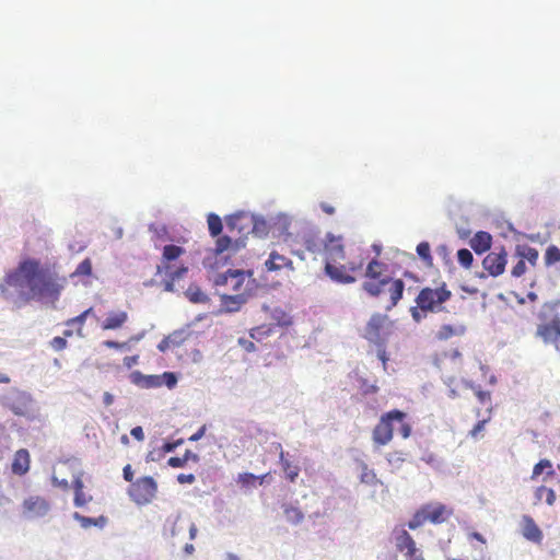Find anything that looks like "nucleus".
Masks as SVG:
<instances>
[{"mask_svg": "<svg viewBox=\"0 0 560 560\" xmlns=\"http://www.w3.org/2000/svg\"><path fill=\"white\" fill-rule=\"evenodd\" d=\"M66 278L60 277L49 267L43 266L38 259L22 260L18 268L7 275L9 287L21 289V295L26 302L39 301L55 304L65 289Z\"/></svg>", "mask_w": 560, "mask_h": 560, "instance_id": "f257e3e1", "label": "nucleus"}, {"mask_svg": "<svg viewBox=\"0 0 560 560\" xmlns=\"http://www.w3.org/2000/svg\"><path fill=\"white\" fill-rule=\"evenodd\" d=\"M323 252L325 256V272L331 280L339 283H352L355 281L351 272L361 270L363 267L362 261L359 264L349 262L348 265H336L346 258L342 236L327 233Z\"/></svg>", "mask_w": 560, "mask_h": 560, "instance_id": "f03ea898", "label": "nucleus"}, {"mask_svg": "<svg viewBox=\"0 0 560 560\" xmlns=\"http://www.w3.org/2000/svg\"><path fill=\"white\" fill-rule=\"evenodd\" d=\"M387 266L384 262L372 259L366 266L364 275L366 280L363 282L362 288L369 295L376 298L382 294L385 287H388L390 303L387 308L390 310L401 300L405 283L401 279H393L385 276Z\"/></svg>", "mask_w": 560, "mask_h": 560, "instance_id": "7ed1b4c3", "label": "nucleus"}, {"mask_svg": "<svg viewBox=\"0 0 560 560\" xmlns=\"http://www.w3.org/2000/svg\"><path fill=\"white\" fill-rule=\"evenodd\" d=\"M250 229V219L244 215H231L226 219L228 234L220 236L215 241L213 248L214 256L219 257L228 253L225 258L235 255L241 248L245 247V236Z\"/></svg>", "mask_w": 560, "mask_h": 560, "instance_id": "20e7f679", "label": "nucleus"}, {"mask_svg": "<svg viewBox=\"0 0 560 560\" xmlns=\"http://www.w3.org/2000/svg\"><path fill=\"white\" fill-rule=\"evenodd\" d=\"M395 424H398V432L402 439L410 438L412 427L408 421V415L399 409H393L383 413L373 428V443L377 446L387 445L393 440Z\"/></svg>", "mask_w": 560, "mask_h": 560, "instance_id": "39448f33", "label": "nucleus"}, {"mask_svg": "<svg viewBox=\"0 0 560 560\" xmlns=\"http://www.w3.org/2000/svg\"><path fill=\"white\" fill-rule=\"evenodd\" d=\"M214 285L222 292L229 294L244 293L252 294L257 288L256 280L253 278L252 271L229 269L226 272L219 273L214 280Z\"/></svg>", "mask_w": 560, "mask_h": 560, "instance_id": "423d86ee", "label": "nucleus"}, {"mask_svg": "<svg viewBox=\"0 0 560 560\" xmlns=\"http://www.w3.org/2000/svg\"><path fill=\"white\" fill-rule=\"evenodd\" d=\"M453 512L452 508L443 503H427L416 511L407 525L409 529H417L427 522L432 524H442L453 515Z\"/></svg>", "mask_w": 560, "mask_h": 560, "instance_id": "0eeeda50", "label": "nucleus"}, {"mask_svg": "<svg viewBox=\"0 0 560 560\" xmlns=\"http://www.w3.org/2000/svg\"><path fill=\"white\" fill-rule=\"evenodd\" d=\"M392 326L387 315L374 313L368 320L362 337L377 348H384L392 334Z\"/></svg>", "mask_w": 560, "mask_h": 560, "instance_id": "6e6552de", "label": "nucleus"}, {"mask_svg": "<svg viewBox=\"0 0 560 560\" xmlns=\"http://www.w3.org/2000/svg\"><path fill=\"white\" fill-rule=\"evenodd\" d=\"M451 296L452 292L446 288L445 283H442L441 287L435 289L429 287L421 289L416 298V303L423 312H436Z\"/></svg>", "mask_w": 560, "mask_h": 560, "instance_id": "1a4fd4ad", "label": "nucleus"}, {"mask_svg": "<svg viewBox=\"0 0 560 560\" xmlns=\"http://www.w3.org/2000/svg\"><path fill=\"white\" fill-rule=\"evenodd\" d=\"M158 492V483L152 477H140L128 489L131 500L138 505H145L153 501Z\"/></svg>", "mask_w": 560, "mask_h": 560, "instance_id": "9d476101", "label": "nucleus"}, {"mask_svg": "<svg viewBox=\"0 0 560 560\" xmlns=\"http://www.w3.org/2000/svg\"><path fill=\"white\" fill-rule=\"evenodd\" d=\"M506 252L504 248H501L499 253L491 252L489 253L482 260V267L487 271V275L485 272L478 273V277L480 279L486 278L487 276L491 277H499L501 276L506 266Z\"/></svg>", "mask_w": 560, "mask_h": 560, "instance_id": "9b49d317", "label": "nucleus"}, {"mask_svg": "<svg viewBox=\"0 0 560 560\" xmlns=\"http://www.w3.org/2000/svg\"><path fill=\"white\" fill-rule=\"evenodd\" d=\"M49 502L39 495H31L22 502V513L26 518H39L48 514Z\"/></svg>", "mask_w": 560, "mask_h": 560, "instance_id": "f8f14e48", "label": "nucleus"}, {"mask_svg": "<svg viewBox=\"0 0 560 560\" xmlns=\"http://www.w3.org/2000/svg\"><path fill=\"white\" fill-rule=\"evenodd\" d=\"M537 336L545 342H560V317L556 316L550 322L538 325Z\"/></svg>", "mask_w": 560, "mask_h": 560, "instance_id": "ddd939ff", "label": "nucleus"}, {"mask_svg": "<svg viewBox=\"0 0 560 560\" xmlns=\"http://www.w3.org/2000/svg\"><path fill=\"white\" fill-rule=\"evenodd\" d=\"M521 530L525 539L538 545L541 544L544 538L542 532L532 516H522Z\"/></svg>", "mask_w": 560, "mask_h": 560, "instance_id": "4468645a", "label": "nucleus"}, {"mask_svg": "<svg viewBox=\"0 0 560 560\" xmlns=\"http://www.w3.org/2000/svg\"><path fill=\"white\" fill-rule=\"evenodd\" d=\"M30 401L27 394L14 390V397L5 406L16 416H25L28 412Z\"/></svg>", "mask_w": 560, "mask_h": 560, "instance_id": "2eb2a0df", "label": "nucleus"}, {"mask_svg": "<svg viewBox=\"0 0 560 560\" xmlns=\"http://www.w3.org/2000/svg\"><path fill=\"white\" fill-rule=\"evenodd\" d=\"M31 467V456L26 448L18 450L12 460V472L18 476H24Z\"/></svg>", "mask_w": 560, "mask_h": 560, "instance_id": "dca6fc26", "label": "nucleus"}, {"mask_svg": "<svg viewBox=\"0 0 560 560\" xmlns=\"http://www.w3.org/2000/svg\"><path fill=\"white\" fill-rule=\"evenodd\" d=\"M129 315L126 311H110L106 318L102 322L101 328L103 330H116L124 327L128 322Z\"/></svg>", "mask_w": 560, "mask_h": 560, "instance_id": "f3484780", "label": "nucleus"}, {"mask_svg": "<svg viewBox=\"0 0 560 560\" xmlns=\"http://www.w3.org/2000/svg\"><path fill=\"white\" fill-rule=\"evenodd\" d=\"M252 294H244V293H236V294H229L226 292H221V305L228 311V312H237L243 304L247 301V299Z\"/></svg>", "mask_w": 560, "mask_h": 560, "instance_id": "a211bd4d", "label": "nucleus"}, {"mask_svg": "<svg viewBox=\"0 0 560 560\" xmlns=\"http://www.w3.org/2000/svg\"><path fill=\"white\" fill-rule=\"evenodd\" d=\"M469 245L476 254H483L491 248L492 236L486 231H479L470 238Z\"/></svg>", "mask_w": 560, "mask_h": 560, "instance_id": "6ab92c4d", "label": "nucleus"}, {"mask_svg": "<svg viewBox=\"0 0 560 560\" xmlns=\"http://www.w3.org/2000/svg\"><path fill=\"white\" fill-rule=\"evenodd\" d=\"M265 266L269 271H279L284 268L293 270L292 260L277 252L270 253L269 258L265 262Z\"/></svg>", "mask_w": 560, "mask_h": 560, "instance_id": "aec40b11", "label": "nucleus"}, {"mask_svg": "<svg viewBox=\"0 0 560 560\" xmlns=\"http://www.w3.org/2000/svg\"><path fill=\"white\" fill-rule=\"evenodd\" d=\"M184 253H185V249L180 246H177V245L164 246L163 253H162L163 266L162 267L159 266L158 271L161 272L162 270H165L166 272H168V270H170L168 262L177 259Z\"/></svg>", "mask_w": 560, "mask_h": 560, "instance_id": "412c9836", "label": "nucleus"}, {"mask_svg": "<svg viewBox=\"0 0 560 560\" xmlns=\"http://www.w3.org/2000/svg\"><path fill=\"white\" fill-rule=\"evenodd\" d=\"M72 487L74 489V505L80 508V506H84L85 504H88L91 500H92V497L91 495H86L83 491V488H84V485H83V481H82V476L81 474L75 476V478L73 479L72 481Z\"/></svg>", "mask_w": 560, "mask_h": 560, "instance_id": "4be33fe9", "label": "nucleus"}, {"mask_svg": "<svg viewBox=\"0 0 560 560\" xmlns=\"http://www.w3.org/2000/svg\"><path fill=\"white\" fill-rule=\"evenodd\" d=\"M279 460L282 466V469L285 474V478L290 482H295L296 478L300 474V467L295 464H292L289 459L284 457V452L281 450L279 454Z\"/></svg>", "mask_w": 560, "mask_h": 560, "instance_id": "5701e85b", "label": "nucleus"}, {"mask_svg": "<svg viewBox=\"0 0 560 560\" xmlns=\"http://www.w3.org/2000/svg\"><path fill=\"white\" fill-rule=\"evenodd\" d=\"M465 332V328L463 326H452L448 324L442 325L435 334V338L438 340L444 341L454 336H459Z\"/></svg>", "mask_w": 560, "mask_h": 560, "instance_id": "b1692460", "label": "nucleus"}, {"mask_svg": "<svg viewBox=\"0 0 560 560\" xmlns=\"http://www.w3.org/2000/svg\"><path fill=\"white\" fill-rule=\"evenodd\" d=\"M73 517H74V520H77L80 523V525L83 528H89L91 526L103 527L107 523V518L103 515H101L100 517L93 518V517H88V516L81 515L80 513L75 512L73 514Z\"/></svg>", "mask_w": 560, "mask_h": 560, "instance_id": "393cba45", "label": "nucleus"}, {"mask_svg": "<svg viewBox=\"0 0 560 560\" xmlns=\"http://www.w3.org/2000/svg\"><path fill=\"white\" fill-rule=\"evenodd\" d=\"M187 272L188 268L185 266H180L176 270L168 272V279L164 281V290L173 292L175 290V281L183 278Z\"/></svg>", "mask_w": 560, "mask_h": 560, "instance_id": "a878e982", "label": "nucleus"}, {"mask_svg": "<svg viewBox=\"0 0 560 560\" xmlns=\"http://www.w3.org/2000/svg\"><path fill=\"white\" fill-rule=\"evenodd\" d=\"M535 503H539L540 501L545 500L548 505H552L556 501V493L551 488L540 486L535 490Z\"/></svg>", "mask_w": 560, "mask_h": 560, "instance_id": "bb28decb", "label": "nucleus"}, {"mask_svg": "<svg viewBox=\"0 0 560 560\" xmlns=\"http://www.w3.org/2000/svg\"><path fill=\"white\" fill-rule=\"evenodd\" d=\"M93 312V308L90 307L82 312L80 315L72 317L66 322V326H74L77 325V335L82 337L83 336V326L85 324V320L89 315H91Z\"/></svg>", "mask_w": 560, "mask_h": 560, "instance_id": "cd10ccee", "label": "nucleus"}, {"mask_svg": "<svg viewBox=\"0 0 560 560\" xmlns=\"http://www.w3.org/2000/svg\"><path fill=\"white\" fill-rule=\"evenodd\" d=\"M208 230L212 237H217V240L221 236V232L223 229L221 218L215 213H210L207 219Z\"/></svg>", "mask_w": 560, "mask_h": 560, "instance_id": "c85d7f7f", "label": "nucleus"}, {"mask_svg": "<svg viewBox=\"0 0 560 560\" xmlns=\"http://www.w3.org/2000/svg\"><path fill=\"white\" fill-rule=\"evenodd\" d=\"M544 471H546L547 476H553L555 470L552 468V464L549 459H540L533 468L532 479H537Z\"/></svg>", "mask_w": 560, "mask_h": 560, "instance_id": "c756f323", "label": "nucleus"}, {"mask_svg": "<svg viewBox=\"0 0 560 560\" xmlns=\"http://www.w3.org/2000/svg\"><path fill=\"white\" fill-rule=\"evenodd\" d=\"M273 324L279 327H288L292 325V317L281 308H275L271 313Z\"/></svg>", "mask_w": 560, "mask_h": 560, "instance_id": "7c9ffc66", "label": "nucleus"}, {"mask_svg": "<svg viewBox=\"0 0 560 560\" xmlns=\"http://www.w3.org/2000/svg\"><path fill=\"white\" fill-rule=\"evenodd\" d=\"M412 542H415V540L406 529H400L395 536L396 548L401 552Z\"/></svg>", "mask_w": 560, "mask_h": 560, "instance_id": "2f4dec72", "label": "nucleus"}, {"mask_svg": "<svg viewBox=\"0 0 560 560\" xmlns=\"http://www.w3.org/2000/svg\"><path fill=\"white\" fill-rule=\"evenodd\" d=\"M284 515L287 520L292 524H299L304 518L303 512L299 508L292 505H287L284 508Z\"/></svg>", "mask_w": 560, "mask_h": 560, "instance_id": "473e14b6", "label": "nucleus"}, {"mask_svg": "<svg viewBox=\"0 0 560 560\" xmlns=\"http://www.w3.org/2000/svg\"><path fill=\"white\" fill-rule=\"evenodd\" d=\"M457 261L458 264L465 268V269H469L471 268L472 266V262H474V256L471 254V252L467 248H462L457 252Z\"/></svg>", "mask_w": 560, "mask_h": 560, "instance_id": "72a5a7b5", "label": "nucleus"}, {"mask_svg": "<svg viewBox=\"0 0 560 560\" xmlns=\"http://www.w3.org/2000/svg\"><path fill=\"white\" fill-rule=\"evenodd\" d=\"M273 332L272 325H261L250 330V337L257 341L270 336Z\"/></svg>", "mask_w": 560, "mask_h": 560, "instance_id": "f704fd0d", "label": "nucleus"}, {"mask_svg": "<svg viewBox=\"0 0 560 560\" xmlns=\"http://www.w3.org/2000/svg\"><path fill=\"white\" fill-rule=\"evenodd\" d=\"M186 296L194 303H202L207 300L206 294L197 285H190L186 291Z\"/></svg>", "mask_w": 560, "mask_h": 560, "instance_id": "c9c22d12", "label": "nucleus"}, {"mask_svg": "<svg viewBox=\"0 0 560 560\" xmlns=\"http://www.w3.org/2000/svg\"><path fill=\"white\" fill-rule=\"evenodd\" d=\"M191 332L186 329L176 330L173 334L168 335L170 340L172 341L173 347H178L184 343L189 337Z\"/></svg>", "mask_w": 560, "mask_h": 560, "instance_id": "e433bc0d", "label": "nucleus"}, {"mask_svg": "<svg viewBox=\"0 0 560 560\" xmlns=\"http://www.w3.org/2000/svg\"><path fill=\"white\" fill-rule=\"evenodd\" d=\"M545 262L548 266L560 262V248L555 245L549 246L546 249Z\"/></svg>", "mask_w": 560, "mask_h": 560, "instance_id": "4c0bfd02", "label": "nucleus"}, {"mask_svg": "<svg viewBox=\"0 0 560 560\" xmlns=\"http://www.w3.org/2000/svg\"><path fill=\"white\" fill-rule=\"evenodd\" d=\"M417 254L423 261L432 264L431 248L428 242H421L417 245Z\"/></svg>", "mask_w": 560, "mask_h": 560, "instance_id": "58836bf2", "label": "nucleus"}, {"mask_svg": "<svg viewBox=\"0 0 560 560\" xmlns=\"http://www.w3.org/2000/svg\"><path fill=\"white\" fill-rule=\"evenodd\" d=\"M360 480L361 482L370 486H375L378 482L375 471L373 469L368 468V466L363 467Z\"/></svg>", "mask_w": 560, "mask_h": 560, "instance_id": "ea45409f", "label": "nucleus"}, {"mask_svg": "<svg viewBox=\"0 0 560 560\" xmlns=\"http://www.w3.org/2000/svg\"><path fill=\"white\" fill-rule=\"evenodd\" d=\"M190 456H192L194 458L197 457L195 454H191L190 451H186V453H185V455L183 457H178V456L170 457L168 460H167V464L171 467L180 468V467H184L186 465V463L188 462V458Z\"/></svg>", "mask_w": 560, "mask_h": 560, "instance_id": "a19ab883", "label": "nucleus"}, {"mask_svg": "<svg viewBox=\"0 0 560 560\" xmlns=\"http://www.w3.org/2000/svg\"><path fill=\"white\" fill-rule=\"evenodd\" d=\"M91 275H92V261L90 258H85L78 265V267L74 270L72 276L81 277V276H91Z\"/></svg>", "mask_w": 560, "mask_h": 560, "instance_id": "79ce46f5", "label": "nucleus"}, {"mask_svg": "<svg viewBox=\"0 0 560 560\" xmlns=\"http://www.w3.org/2000/svg\"><path fill=\"white\" fill-rule=\"evenodd\" d=\"M238 483L242 485V487H255L257 481V476H255L252 472H243L238 475L237 478Z\"/></svg>", "mask_w": 560, "mask_h": 560, "instance_id": "37998d69", "label": "nucleus"}, {"mask_svg": "<svg viewBox=\"0 0 560 560\" xmlns=\"http://www.w3.org/2000/svg\"><path fill=\"white\" fill-rule=\"evenodd\" d=\"M405 556L407 560H424L420 550L416 547V542L409 545L407 549H405Z\"/></svg>", "mask_w": 560, "mask_h": 560, "instance_id": "c03bdc74", "label": "nucleus"}, {"mask_svg": "<svg viewBox=\"0 0 560 560\" xmlns=\"http://www.w3.org/2000/svg\"><path fill=\"white\" fill-rule=\"evenodd\" d=\"M524 259H527L532 265H535L538 259V252L532 247H525L521 253Z\"/></svg>", "mask_w": 560, "mask_h": 560, "instance_id": "a18cd8bd", "label": "nucleus"}, {"mask_svg": "<svg viewBox=\"0 0 560 560\" xmlns=\"http://www.w3.org/2000/svg\"><path fill=\"white\" fill-rule=\"evenodd\" d=\"M360 389L363 395L376 394L378 386L376 384H369L366 380H362Z\"/></svg>", "mask_w": 560, "mask_h": 560, "instance_id": "49530a36", "label": "nucleus"}, {"mask_svg": "<svg viewBox=\"0 0 560 560\" xmlns=\"http://www.w3.org/2000/svg\"><path fill=\"white\" fill-rule=\"evenodd\" d=\"M487 422H488V419H483V420L478 421L474 425V428L469 431V435L472 439H477L481 434V432L485 430V427H486Z\"/></svg>", "mask_w": 560, "mask_h": 560, "instance_id": "de8ad7c7", "label": "nucleus"}, {"mask_svg": "<svg viewBox=\"0 0 560 560\" xmlns=\"http://www.w3.org/2000/svg\"><path fill=\"white\" fill-rule=\"evenodd\" d=\"M525 271H526V264H525L524 259H521L512 268L511 273L513 277L518 278V277L523 276L525 273Z\"/></svg>", "mask_w": 560, "mask_h": 560, "instance_id": "09e8293b", "label": "nucleus"}, {"mask_svg": "<svg viewBox=\"0 0 560 560\" xmlns=\"http://www.w3.org/2000/svg\"><path fill=\"white\" fill-rule=\"evenodd\" d=\"M50 345L56 351H61V350L66 349V347H67L66 337L57 336V337L52 338V340L50 341Z\"/></svg>", "mask_w": 560, "mask_h": 560, "instance_id": "8fccbe9b", "label": "nucleus"}, {"mask_svg": "<svg viewBox=\"0 0 560 560\" xmlns=\"http://www.w3.org/2000/svg\"><path fill=\"white\" fill-rule=\"evenodd\" d=\"M163 380H164V383L165 385L168 387V388H172L176 385L177 383V377L175 376L174 373L172 372H165L163 373L162 375Z\"/></svg>", "mask_w": 560, "mask_h": 560, "instance_id": "3c124183", "label": "nucleus"}, {"mask_svg": "<svg viewBox=\"0 0 560 560\" xmlns=\"http://www.w3.org/2000/svg\"><path fill=\"white\" fill-rule=\"evenodd\" d=\"M305 247L308 252L316 253L320 250V245L313 237H308L305 240Z\"/></svg>", "mask_w": 560, "mask_h": 560, "instance_id": "603ef678", "label": "nucleus"}, {"mask_svg": "<svg viewBox=\"0 0 560 560\" xmlns=\"http://www.w3.org/2000/svg\"><path fill=\"white\" fill-rule=\"evenodd\" d=\"M103 346L106 347V348H112V349H126L127 346H128V342H118V341H114V340H105L103 342Z\"/></svg>", "mask_w": 560, "mask_h": 560, "instance_id": "864d4df0", "label": "nucleus"}, {"mask_svg": "<svg viewBox=\"0 0 560 560\" xmlns=\"http://www.w3.org/2000/svg\"><path fill=\"white\" fill-rule=\"evenodd\" d=\"M139 362V355H130L124 358V365L128 369L132 368L133 365L138 364Z\"/></svg>", "mask_w": 560, "mask_h": 560, "instance_id": "5fc2aeb1", "label": "nucleus"}, {"mask_svg": "<svg viewBox=\"0 0 560 560\" xmlns=\"http://www.w3.org/2000/svg\"><path fill=\"white\" fill-rule=\"evenodd\" d=\"M122 476H124V479L128 482H131L132 483V479H133V471H132V468H131V465L127 464L124 469H122Z\"/></svg>", "mask_w": 560, "mask_h": 560, "instance_id": "6e6d98bb", "label": "nucleus"}, {"mask_svg": "<svg viewBox=\"0 0 560 560\" xmlns=\"http://www.w3.org/2000/svg\"><path fill=\"white\" fill-rule=\"evenodd\" d=\"M177 481L179 483H192L195 481V476L192 474H179L177 476Z\"/></svg>", "mask_w": 560, "mask_h": 560, "instance_id": "4d7b16f0", "label": "nucleus"}, {"mask_svg": "<svg viewBox=\"0 0 560 560\" xmlns=\"http://www.w3.org/2000/svg\"><path fill=\"white\" fill-rule=\"evenodd\" d=\"M130 434L138 441L144 440V433L141 427H135L131 429Z\"/></svg>", "mask_w": 560, "mask_h": 560, "instance_id": "13d9d810", "label": "nucleus"}, {"mask_svg": "<svg viewBox=\"0 0 560 560\" xmlns=\"http://www.w3.org/2000/svg\"><path fill=\"white\" fill-rule=\"evenodd\" d=\"M172 341L170 340L168 336L165 337L159 345H158V349L161 351V352H164L166 351L170 347H173Z\"/></svg>", "mask_w": 560, "mask_h": 560, "instance_id": "bf43d9fd", "label": "nucleus"}, {"mask_svg": "<svg viewBox=\"0 0 560 560\" xmlns=\"http://www.w3.org/2000/svg\"><path fill=\"white\" fill-rule=\"evenodd\" d=\"M147 385L149 387H156V386H161L162 385V381L160 380L159 376H149L147 378Z\"/></svg>", "mask_w": 560, "mask_h": 560, "instance_id": "052dcab7", "label": "nucleus"}, {"mask_svg": "<svg viewBox=\"0 0 560 560\" xmlns=\"http://www.w3.org/2000/svg\"><path fill=\"white\" fill-rule=\"evenodd\" d=\"M52 483L63 490H68L70 487L66 479L59 480L57 477H52Z\"/></svg>", "mask_w": 560, "mask_h": 560, "instance_id": "680f3d73", "label": "nucleus"}, {"mask_svg": "<svg viewBox=\"0 0 560 560\" xmlns=\"http://www.w3.org/2000/svg\"><path fill=\"white\" fill-rule=\"evenodd\" d=\"M477 397L481 404H486V402L490 401V393L489 392L478 390Z\"/></svg>", "mask_w": 560, "mask_h": 560, "instance_id": "e2e57ef3", "label": "nucleus"}, {"mask_svg": "<svg viewBox=\"0 0 560 560\" xmlns=\"http://www.w3.org/2000/svg\"><path fill=\"white\" fill-rule=\"evenodd\" d=\"M420 311L421 310L418 307V305L410 308L411 316L416 322H420L422 318Z\"/></svg>", "mask_w": 560, "mask_h": 560, "instance_id": "0e129e2a", "label": "nucleus"}, {"mask_svg": "<svg viewBox=\"0 0 560 560\" xmlns=\"http://www.w3.org/2000/svg\"><path fill=\"white\" fill-rule=\"evenodd\" d=\"M460 290L463 292H466V293L470 294V295H474V294L478 293V289L476 287H469L467 284H462L460 285Z\"/></svg>", "mask_w": 560, "mask_h": 560, "instance_id": "69168bd1", "label": "nucleus"}, {"mask_svg": "<svg viewBox=\"0 0 560 560\" xmlns=\"http://www.w3.org/2000/svg\"><path fill=\"white\" fill-rule=\"evenodd\" d=\"M240 343L244 347L246 351H255L256 347L253 341L240 340Z\"/></svg>", "mask_w": 560, "mask_h": 560, "instance_id": "338daca9", "label": "nucleus"}, {"mask_svg": "<svg viewBox=\"0 0 560 560\" xmlns=\"http://www.w3.org/2000/svg\"><path fill=\"white\" fill-rule=\"evenodd\" d=\"M320 208L325 213H327L329 215L335 213V208L329 203L323 202V203H320Z\"/></svg>", "mask_w": 560, "mask_h": 560, "instance_id": "774afa93", "label": "nucleus"}]
</instances>
